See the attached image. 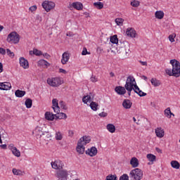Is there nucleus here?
I'll use <instances>...</instances> for the list:
<instances>
[{
  "label": "nucleus",
  "mask_w": 180,
  "mask_h": 180,
  "mask_svg": "<svg viewBox=\"0 0 180 180\" xmlns=\"http://www.w3.org/2000/svg\"><path fill=\"white\" fill-rule=\"evenodd\" d=\"M55 176L58 179H67V176H68V172H67V170H62L55 174Z\"/></svg>",
  "instance_id": "12"
},
{
  "label": "nucleus",
  "mask_w": 180,
  "mask_h": 180,
  "mask_svg": "<svg viewBox=\"0 0 180 180\" xmlns=\"http://www.w3.org/2000/svg\"><path fill=\"white\" fill-rule=\"evenodd\" d=\"M72 6L75 8V9H77V11H81L82 9L83 6L82 4L79 2H74L72 4Z\"/></svg>",
  "instance_id": "28"
},
{
  "label": "nucleus",
  "mask_w": 180,
  "mask_h": 180,
  "mask_svg": "<svg viewBox=\"0 0 180 180\" xmlns=\"http://www.w3.org/2000/svg\"><path fill=\"white\" fill-rule=\"evenodd\" d=\"M1 30H4V26H2V25H0V32H1Z\"/></svg>",
  "instance_id": "64"
},
{
  "label": "nucleus",
  "mask_w": 180,
  "mask_h": 180,
  "mask_svg": "<svg viewBox=\"0 0 180 180\" xmlns=\"http://www.w3.org/2000/svg\"><path fill=\"white\" fill-rule=\"evenodd\" d=\"M139 63L141 64V65H144L145 67H147V62H143L140 60Z\"/></svg>",
  "instance_id": "57"
},
{
  "label": "nucleus",
  "mask_w": 180,
  "mask_h": 180,
  "mask_svg": "<svg viewBox=\"0 0 180 180\" xmlns=\"http://www.w3.org/2000/svg\"><path fill=\"white\" fill-rule=\"evenodd\" d=\"M130 164L133 168H137L139 167V159L136 158H132L130 160Z\"/></svg>",
  "instance_id": "23"
},
{
  "label": "nucleus",
  "mask_w": 180,
  "mask_h": 180,
  "mask_svg": "<svg viewBox=\"0 0 180 180\" xmlns=\"http://www.w3.org/2000/svg\"><path fill=\"white\" fill-rule=\"evenodd\" d=\"M42 56L44 57V58H50V55H49L47 53H42Z\"/></svg>",
  "instance_id": "55"
},
{
  "label": "nucleus",
  "mask_w": 180,
  "mask_h": 180,
  "mask_svg": "<svg viewBox=\"0 0 180 180\" xmlns=\"http://www.w3.org/2000/svg\"><path fill=\"white\" fill-rule=\"evenodd\" d=\"M89 143H91V137L84 136L80 138L76 147L77 153L79 155L84 154L85 153V146L89 144Z\"/></svg>",
  "instance_id": "1"
},
{
  "label": "nucleus",
  "mask_w": 180,
  "mask_h": 180,
  "mask_svg": "<svg viewBox=\"0 0 180 180\" xmlns=\"http://www.w3.org/2000/svg\"><path fill=\"white\" fill-rule=\"evenodd\" d=\"M90 79L91 82H98V78L95 76H92Z\"/></svg>",
  "instance_id": "50"
},
{
  "label": "nucleus",
  "mask_w": 180,
  "mask_h": 180,
  "mask_svg": "<svg viewBox=\"0 0 180 180\" xmlns=\"http://www.w3.org/2000/svg\"><path fill=\"white\" fill-rule=\"evenodd\" d=\"M155 133L159 139H162L164 136H165V131L162 129L161 127H158L157 129H155Z\"/></svg>",
  "instance_id": "15"
},
{
  "label": "nucleus",
  "mask_w": 180,
  "mask_h": 180,
  "mask_svg": "<svg viewBox=\"0 0 180 180\" xmlns=\"http://www.w3.org/2000/svg\"><path fill=\"white\" fill-rule=\"evenodd\" d=\"M115 22L117 26H123V22H124V20L123 18H116L115 20Z\"/></svg>",
  "instance_id": "35"
},
{
  "label": "nucleus",
  "mask_w": 180,
  "mask_h": 180,
  "mask_svg": "<svg viewBox=\"0 0 180 180\" xmlns=\"http://www.w3.org/2000/svg\"><path fill=\"white\" fill-rule=\"evenodd\" d=\"M4 71V65L0 63V73Z\"/></svg>",
  "instance_id": "58"
},
{
  "label": "nucleus",
  "mask_w": 180,
  "mask_h": 180,
  "mask_svg": "<svg viewBox=\"0 0 180 180\" xmlns=\"http://www.w3.org/2000/svg\"><path fill=\"white\" fill-rule=\"evenodd\" d=\"M56 117H57V115L56 114H53L52 112H46L45 113V119L46 120H49V121H53L54 120V119H56Z\"/></svg>",
  "instance_id": "19"
},
{
  "label": "nucleus",
  "mask_w": 180,
  "mask_h": 180,
  "mask_svg": "<svg viewBox=\"0 0 180 180\" xmlns=\"http://www.w3.org/2000/svg\"><path fill=\"white\" fill-rule=\"evenodd\" d=\"M25 105L26 108H27V109H30V108H32V99L27 98L25 101Z\"/></svg>",
  "instance_id": "37"
},
{
  "label": "nucleus",
  "mask_w": 180,
  "mask_h": 180,
  "mask_svg": "<svg viewBox=\"0 0 180 180\" xmlns=\"http://www.w3.org/2000/svg\"><path fill=\"white\" fill-rule=\"evenodd\" d=\"M42 7L45 9L46 12H50V11L56 8V3L50 1H44L42 3Z\"/></svg>",
  "instance_id": "8"
},
{
  "label": "nucleus",
  "mask_w": 180,
  "mask_h": 180,
  "mask_svg": "<svg viewBox=\"0 0 180 180\" xmlns=\"http://www.w3.org/2000/svg\"><path fill=\"white\" fill-rule=\"evenodd\" d=\"M34 55V49L33 51H30V56H33Z\"/></svg>",
  "instance_id": "61"
},
{
  "label": "nucleus",
  "mask_w": 180,
  "mask_h": 180,
  "mask_svg": "<svg viewBox=\"0 0 180 180\" xmlns=\"http://www.w3.org/2000/svg\"><path fill=\"white\" fill-rule=\"evenodd\" d=\"M133 103L129 99H124L122 102V106L124 109H130Z\"/></svg>",
  "instance_id": "18"
},
{
  "label": "nucleus",
  "mask_w": 180,
  "mask_h": 180,
  "mask_svg": "<svg viewBox=\"0 0 180 180\" xmlns=\"http://www.w3.org/2000/svg\"><path fill=\"white\" fill-rule=\"evenodd\" d=\"M120 180H129V175L124 174L120 177Z\"/></svg>",
  "instance_id": "48"
},
{
  "label": "nucleus",
  "mask_w": 180,
  "mask_h": 180,
  "mask_svg": "<svg viewBox=\"0 0 180 180\" xmlns=\"http://www.w3.org/2000/svg\"><path fill=\"white\" fill-rule=\"evenodd\" d=\"M94 6H95L97 9H103V3L98 1L94 3Z\"/></svg>",
  "instance_id": "36"
},
{
  "label": "nucleus",
  "mask_w": 180,
  "mask_h": 180,
  "mask_svg": "<svg viewBox=\"0 0 180 180\" xmlns=\"http://www.w3.org/2000/svg\"><path fill=\"white\" fill-rule=\"evenodd\" d=\"M1 148L4 150H6V144L0 145Z\"/></svg>",
  "instance_id": "59"
},
{
  "label": "nucleus",
  "mask_w": 180,
  "mask_h": 180,
  "mask_svg": "<svg viewBox=\"0 0 180 180\" xmlns=\"http://www.w3.org/2000/svg\"><path fill=\"white\" fill-rule=\"evenodd\" d=\"M105 180H117L116 174H109L106 176Z\"/></svg>",
  "instance_id": "39"
},
{
  "label": "nucleus",
  "mask_w": 180,
  "mask_h": 180,
  "mask_svg": "<svg viewBox=\"0 0 180 180\" xmlns=\"http://www.w3.org/2000/svg\"><path fill=\"white\" fill-rule=\"evenodd\" d=\"M13 174L14 175H22V171L16 169H13Z\"/></svg>",
  "instance_id": "46"
},
{
  "label": "nucleus",
  "mask_w": 180,
  "mask_h": 180,
  "mask_svg": "<svg viewBox=\"0 0 180 180\" xmlns=\"http://www.w3.org/2000/svg\"><path fill=\"white\" fill-rule=\"evenodd\" d=\"M110 77H115V73H113L112 72H111L110 73Z\"/></svg>",
  "instance_id": "63"
},
{
  "label": "nucleus",
  "mask_w": 180,
  "mask_h": 180,
  "mask_svg": "<svg viewBox=\"0 0 180 180\" xmlns=\"http://www.w3.org/2000/svg\"><path fill=\"white\" fill-rule=\"evenodd\" d=\"M19 63L20 67L24 68V70H27L29 68V61L26 58L21 57L19 58Z\"/></svg>",
  "instance_id": "13"
},
{
  "label": "nucleus",
  "mask_w": 180,
  "mask_h": 180,
  "mask_svg": "<svg viewBox=\"0 0 180 180\" xmlns=\"http://www.w3.org/2000/svg\"><path fill=\"white\" fill-rule=\"evenodd\" d=\"M47 84L50 86L57 87L63 84V79L60 77H51L47 79Z\"/></svg>",
  "instance_id": "6"
},
{
  "label": "nucleus",
  "mask_w": 180,
  "mask_h": 180,
  "mask_svg": "<svg viewBox=\"0 0 180 180\" xmlns=\"http://www.w3.org/2000/svg\"><path fill=\"white\" fill-rule=\"evenodd\" d=\"M38 65L44 67V68H47L50 67V63H49V62H47L46 60L41 59L38 61Z\"/></svg>",
  "instance_id": "25"
},
{
  "label": "nucleus",
  "mask_w": 180,
  "mask_h": 180,
  "mask_svg": "<svg viewBox=\"0 0 180 180\" xmlns=\"http://www.w3.org/2000/svg\"><path fill=\"white\" fill-rule=\"evenodd\" d=\"M44 133L43 128L41 127H37L32 131V134H34L37 139H41V136H44Z\"/></svg>",
  "instance_id": "9"
},
{
  "label": "nucleus",
  "mask_w": 180,
  "mask_h": 180,
  "mask_svg": "<svg viewBox=\"0 0 180 180\" xmlns=\"http://www.w3.org/2000/svg\"><path fill=\"white\" fill-rule=\"evenodd\" d=\"M136 86H137V84L136 83V79H134L133 76H129L124 85L125 89L128 91V95H131V91L134 90V88H136Z\"/></svg>",
  "instance_id": "3"
},
{
  "label": "nucleus",
  "mask_w": 180,
  "mask_h": 180,
  "mask_svg": "<svg viewBox=\"0 0 180 180\" xmlns=\"http://www.w3.org/2000/svg\"><path fill=\"white\" fill-rule=\"evenodd\" d=\"M146 158H148V161H150V162H154L157 157L151 153H149L146 155Z\"/></svg>",
  "instance_id": "34"
},
{
  "label": "nucleus",
  "mask_w": 180,
  "mask_h": 180,
  "mask_svg": "<svg viewBox=\"0 0 180 180\" xmlns=\"http://www.w3.org/2000/svg\"><path fill=\"white\" fill-rule=\"evenodd\" d=\"M0 54H2V56H5L6 54V51L4 48H0Z\"/></svg>",
  "instance_id": "51"
},
{
  "label": "nucleus",
  "mask_w": 180,
  "mask_h": 180,
  "mask_svg": "<svg viewBox=\"0 0 180 180\" xmlns=\"http://www.w3.org/2000/svg\"><path fill=\"white\" fill-rule=\"evenodd\" d=\"M164 112H165V115L166 116V117H168L169 119H171L172 115H173V116H174V114H172L171 112V108H166Z\"/></svg>",
  "instance_id": "33"
},
{
  "label": "nucleus",
  "mask_w": 180,
  "mask_h": 180,
  "mask_svg": "<svg viewBox=\"0 0 180 180\" xmlns=\"http://www.w3.org/2000/svg\"><path fill=\"white\" fill-rule=\"evenodd\" d=\"M37 9V6H32L30 7V11H31V12H34Z\"/></svg>",
  "instance_id": "52"
},
{
  "label": "nucleus",
  "mask_w": 180,
  "mask_h": 180,
  "mask_svg": "<svg viewBox=\"0 0 180 180\" xmlns=\"http://www.w3.org/2000/svg\"><path fill=\"white\" fill-rule=\"evenodd\" d=\"M8 150H11L12 154H13L15 157H20V150H19L16 147H15V145H13V143L8 146Z\"/></svg>",
  "instance_id": "11"
},
{
  "label": "nucleus",
  "mask_w": 180,
  "mask_h": 180,
  "mask_svg": "<svg viewBox=\"0 0 180 180\" xmlns=\"http://www.w3.org/2000/svg\"><path fill=\"white\" fill-rule=\"evenodd\" d=\"M58 116H56L58 119H67V114L64 112L58 113Z\"/></svg>",
  "instance_id": "43"
},
{
  "label": "nucleus",
  "mask_w": 180,
  "mask_h": 180,
  "mask_svg": "<svg viewBox=\"0 0 180 180\" xmlns=\"http://www.w3.org/2000/svg\"><path fill=\"white\" fill-rule=\"evenodd\" d=\"M55 139L58 141L63 140V134L60 131L56 132Z\"/></svg>",
  "instance_id": "40"
},
{
  "label": "nucleus",
  "mask_w": 180,
  "mask_h": 180,
  "mask_svg": "<svg viewBox=\"0 0 180 180\" xmlns=\"http://www.w3.org/2000/svg\"><path fill=\"white\" fill-rule=\"evenodd\" d=\"M99 116H101V117H106L108 116V113L103 112L99 114Z\"/></svg>",
  "instance_id": "54"
},
{
  "label": "nucleus",
  "mask_w": 180,
  "mask_h": 180,
  "mask_svg": "<svg viewBox=\"0 0 180 180\" xmlns=\"http://www.w3.org/2000/svg\"><path fill=\"white\" fill-rule=\"evenodd\" d=\"M106 129L110 133H115V131H116V127H115L113 124H107Z\"/></svg>",
  "instance_id": "27"
},
{
  "label": "nucleus",
  "mask_w": 180,
  "mask_h": 180,
  "mask_svg": "<svg viewBox=\"0 0 180 180\" xmlns=\"http://www.w3.org/2000/svg\"><path fill=\"white\" fill-rule=\"evenodd\" d=\"M171 166L172 167V168H174L175 169H179V162H178V161L176 160H172L171 162Z\"/></svg>",
  "instance_id": "32"
},
{
  "label": "nucleus",
  "mask_w": 180,
  "mask_h": 180,
  "mask_svg": "<svg viewBox=\"0 0 180 180\" xmlns=\"http://www.w3.org/2000/svg\"><path fill=\"white\" fill-rule=\"evenodd\" d=\"M126 34L130 37H136V30L133 28H128L126 31Z\"/></svg>",
  "instance_id": "22"
},
{
  "label": "nucleus",
  "mask_w": 180,
  "mask_h": 180,
  "mask_svg": "<svg viewBox=\"0 0 180 180\" xmlns=\"http://www.w3.org/2000/svg\"><path fill=\"white\" fill-rule=\"evenodd\" d=\"M86 54H91V53L88 52L86 48H84L82 52V56H86Z\"/></svg>",
  "instance_id": "49"
},
{
  "label": "nucleus",
  "mask_w": 180,
  "mask_h": 180,
  "mask_svg": "<svg viewBox=\"0 0 180 180\" xmlns=\"http://www.w3.org/2000/svg\"><path fill=\"white\" fill-rule=\"evenodd\" d=\"M12 88V84L10 82H1L0 83V89L1 91H8Z\"/></svg>",
  "instance_id": "16"
},
{
  "label": "nucleus",
  "mask_w": 180,
  "mask_h": 180,
  "mask_svg": "<svg viewBox=\"0 0 180 180\" xmlns=\"http://www.w3.org/2000/svg\"><path fill=\"white\" fill-rule=\"evenodd\" d=\"M164 11H157L155 13V16L156 19H162L164 18Z\"/></svg>",
  "instance_id": "30"
},
{
  "label": "nucleus",
  "mask_w": 180,
  "mask_h": 180,
  "mask_svg": "<svg viewBox=\"0 0 180 180\" xmlns=\"http://www.w3.org/2000/svg\"><path fill=\"white\" fill-rule=\"evenodd\" d=\"M110 41L113 44H117L119 43V39H117V35H114V36L111 37Z\"/></svg>",
  "instance_id": "38"
},
{
  "label": "nucleus",
  "mask_w": 180,
  "mask_h": 180,
  "mask_svg": "<svg viewBox=\"0 0 180 180\" xmlns=\"http://www.w3.org/2000/svg\"><path fill=\"white\" fill-rule=\"evenodd\" d=\"M150 82L153 86H160L161 85V82L155 78H152Z\"/></svg>",
  "instance_id": "31"
},
{
  "label": "nucleus",
  "mask_w": 180,
  "mask_h": 180,
  "mask_svg": "<svg viewBox=\"0 0 180 180\" xmlns=\"http://www.w3.org/2000/svg\"><path fill=\"white\" fill-rule=\"evenodd\" d=\"M15 96L17 98H22V96H25L26 95V91H22V90H16L15 92Z\"/></svg>",
  "instance_id": "29"
},
{
  "label": "nucleus",
  "mask_w": 180,
  "mask_h": 180,
  "mask_svg": "<svg viewBox=\"0 0 180 180\" xmlns=\"http://www.w3.org/2000/svg\"><path fill=\"white\" fill-rule=\"evenodd\" d=\"M70 60V53L68 52H65L62 55L61 63L63 65L67 64L68 61Z\"/></svg>",
  "instance_id": "17"
},
{
  "label": "nucleus",
  "mask_w": 180,
  "mask_h": 180,
  "mask_svg": "<svg viewBox=\"0 0 180 180\" xmlns=\"http://www.w3.org/2000/svg\"><path fill=\"white\" fill-rule=\"evenodd\" d=\"M66 36H68L69 37H72L73 34H72V33H71V32H68V33L66 34Z\"/></svg>",
  "instance_id": "60"
},
{
  "label": "nucleus",
  "mask_w": 180,
  "mask_h": 180,
  "mask_svg": "<svg viewBox=\"0 0 180 180\" xmlns=\"http://www.w3.org/2000/svg\"><path fill=\"white\" fill-rule=\"evenodd\" d=\"M52 108L55 113H60V109H63V110L68 109L67 104L64 101H60L58 104V100L57 98L52 100Z\"/></svg>",
  "instance_id": "2"
},
{
  "label": "nucleus",
  "mask_w": 180,
  "mask_h": 180,
  "mask_svg": "<svg viewBox=\"0 0 180 180\" xmlns=\"http://www.w3.org/2000/svg\"><path fill=\"white\" fill-rule=\"evenodd\" d=\"M115 91L118 95H124L126 94V89L122 86H116Z\"/></svg>",
  "instance_id": "20"
},
{
  "label": "nucleus",
  "mask_w": 180,
  "mask_h": 180,
  "mask_svg": "<svg viewBox=\"0 0 180 180\" xmlns=\"http://www.w3.org/2000/svg\"><path fill=\"white\" fill-rule=\"evenodd\" d=\"M59 72H61L62 74H67V70L64 69H59Z\"/></svg>",
  "instance_id": "56"
},
{
  "label": "nucleus",
  "mask_w": 180,
  "mask_h": 180,
  "mask_svg": "<svg viewBox=\"0 0 180 180\" xmlns=\"http://www.w3.org/2000/svg\"><path fill=\"white\" fill-rule=\"evenodd\" d=\"M170 64L172 65L173 77H179L180 75V63L176 59L170 60Z\"/></svg>",
  "instance_id": "5"
},
{
  "label": "nucleus",
  "mask_w": 180,
  "mask_h": 180,
  "mask_svg": "<svg viewBox=\"0 0 180 180\" xmlns=\"http://www.w3.org/2000/svg\"><path fill=\"white\" fill-rule=\"evenodd\" d=\"M86 154L90 157H95L98 154V149L93 146L86 150Z\"/></svg>",
  "instance_id": "14"
},
{
  "label": "nucleus",
  "mask_w": 180,
  "mask_h": 180,
  "mask_svg": "<svg viewBox=\"0 0 180 180\" xmlns=\"http://www.w3.org/2000/svg\"><path fill=\"white\" fill-rule=\"evenodd\" d=\"M19 40H20L19 34L15 32H13L8 35L7 41H8V43H13L14 44H16L19 43Z\"/></svg>",
  "instance_id": "7"
},
{
  "label": "nucleus",
  "mask_w": 180,
  "mask_h": 180,
  "mask_svg": "<svg viewBox=\"0 0 180 180\" xmlns=\"http://www.w3.org/2000/svg\"><path fill=\"white\" fill-rule=\"evenodd\" d=\"M34 56H42L43 55V52H41V51H39L38 49H34Z\"/></svg>",
  "instance_id": "47"
},
{
  "label": "nucleus",
  "mask_w": 180,
  "mask_h": 180,
  "mask_svg": "<svg viewBox=\"0 0 180 180\" xmlns=\"http://www.w3.org/2000/svg\"><path fill=\"white\" fill-rule=\"evenodd\" d=\"M6 54L8 55L9 57L13 58L15 57V53L11 51V49H6Z\"/></svg>",
  "instance_id": "45"
},
{
  "label": "nucleus",
  "mask_w": 180,
  "mask_h": 180,
  "mask_svg": "<svg viewBox=\"0 0 180 180\" xmlns=\"http://www.w3.org/2000/svg\"><path fill=\"white\" fill-rule=\"evenodd\" d=\"M94 98V96L92 94H90L89 95L84 96L82 98V102L84 103H88V102H92V99Z\"/></svg>",
  "instance_id": "21"
},
{
  "label": "nucleus",
  "mask_w": 180,
  "mask_h": 180,
  "mask_svg": "<svg viewBox=\"0 0 180 180\" xmlns=\"http://www.w3.org/2000/svg\"><path fill=\"white\" fill-rule=\"evenodd\" d=\"M156 151H158V153H162V150L158 148H156Z\"/></svg>",
  "instance_id": "62"
},
{
  "label": "nucleus",
  "mask_w": 180,
  "mask_h": 180,
  "mask_svg": "<svg viewBox=\"0 0 180 180\" xmlns=\"http://www.w3.org/2000/svg\"><path fill=\"white\" fill-rule=\"evenodd\" d=\"M68 136H69V137H74V131H72V130H69V131H68Z\"/></svg>",
  "instance_id": "53"
},
{
  "label": "nucleus",
  "mask_w": 180,
  "mask_h": 180,
  "mask_svg": "<svg viewBox=\"0 0 180 180\" xmlns=\"http://www.w3.org/2000/svg\"><path fill=\"white\" fill-rule=\"evenodd\" d=\"M51 165L53 169H62L63 167H64L63 162L58 160L51 162Z\"/></svg>",
  "instance_id": "10"
},
{
  "label": "nucleus",
  "mask_w": 180,
  "mask_h": 180,
  "mask_svg": "<svg viewBox=\"0 0 180 180\" xmlns=\"http://www.w3.org/2000/svg\"><path fill=\"white\" fill-rule=\"evenodd\" d=\"M134 91L136 94L139 95V96H146L147 95L146 93H144L143 92V91L140 90V88H139V86H135Z\"/></svg>",
  "instance_id": "24"
},
{
  "label": "nucleus",
  "mask_w": 180,
  "mask_h": 180,
  "mask_svg": "<svg viewBox=\"0 0 180 180\" xmlns=\"http://www.w3.org/2000/svg\"><path fill=\"white\" fill-rule=\"evenodd\" d=\"M129 178L131 180L143 179V171L139 168H136L130 171Z\"/></svg>",
  "instance_id": "4"
},
{
  "label": "nucleus",
  "mask_w": 180,
  "mask_h": 180,
  "mask_svg": "<svg viewBox=\"0 0 180 180\" xmlns=\"http://www.w3.org/2000/svg\"><path fill=\"white\" fill-rule=\"evenodd\" d=\"M175 37H176V33H173L170 35H169V40L171 43H174V41H175Z\"/></svg>",
  "instance_id": "41"
},
{
  "label": "nucleus",
  "mask_w": 180,
  "mask_h": 180,
  "mask_svg": "<svg viewBox=\"0 0 180 180\" xmlns=\"http://www.w3.org/2000/svg\"><path fill=\"white\" fill-rule=\"evenodd\" d=\"M165 72L167 75H169V77H174V72L171 69H166Z\"/></svg>",
  "instance_id": "44"
},
{
  "label": "nucleus",
  "mask_w": 180,
  "mask_h": 180,
  "mask_svg": "<svg viewBox=\"0 0 180 180\" xmlns=\"http://www.w3.org/2000/svg\"><path fill=\"white\" fill-rule=\"evenodd\" d=\"M89 106L91 109H92V110H94V112H96V110L99 109V105H98V103L95 101H91Z\"/></svg>",
  "instance_id": "26"
},
{
  "label": "nucleus",
  "mask_w": 180,
  "mask_h": 180,
  "mask_svg": "<svg viewBox=\"0 0 180 180\" xmlns=\"http://www.w3.org/2000/svg\"><path fill=\"white\" fill-rule=\"evenodd\" d=\"M131 6H134V8H137L140 6V1L134 0L133 1L131 2Z\"/></svg>",
  "instance_id": "42"
}]
</instances>
